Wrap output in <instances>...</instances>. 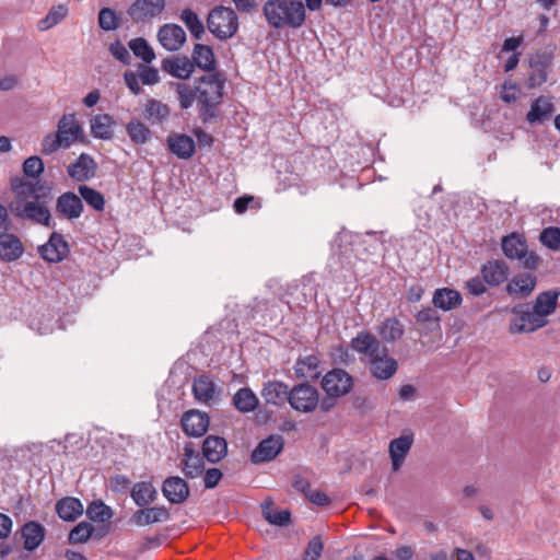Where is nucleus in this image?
<instances>
[{
    "mask_svg": "<svg viewBox=\"0 0 560 560\" xmlns=\"http://www.w3.org/2000/svg\"><path fill=\"white\" fill-rule=\"evenodd\" d=\"M320 5L322 0H267L262 12L273 28H299L306 19L305 8L316 11Z\"/></svg>",
    "mask_w": 560,
    "mask_h": 560,
    "instance_id": "obj_1",
    "label": "nucleus"
},
{
    "mask_svg": "<svg viewBox=\"0 0 560 560\" xmlns=\"http://www.w3.org/2000/svg\"><path fill=\"white\" fill-rule=\"evenodd\" d=\"M83 126L74 113L63 114L57 122L56 132L48 133L42 142V152L51 154L58 149H69L75 142H84Z\"/></svg>",
    "mask_w": 560,
    "mask_h": 560,
    "instance_id": "obj_2",
    "label": "nucleus"
},
{
    "mask_svg": "<svg viewBox=\"0 0 560 560\" xmlns=\"http://www.w3.org/2000/svg\"><path fill=\"white\" fill-rule=\"evenodd\" d=\"M224 78L219 72H211L200 77L195 81L197 85V101L199 102V113L203 120L215 116L214 109L223 98Z\"/></svg>",
    "mask_w": 560,
    "mask_h": 560,
    "instance_id": "obj_3",
    "label": "nucleus"
},
{
    "mask_svg": "<svg viewBox=\"0 0 560 560\" xmlns=\"http://www.w3.org/2000/svg\"><path fill=\"white\" fill-rule=\"evenodd\" d=\"M209 32L220 40L232 38L238 30V18L232 8L218 5L207 18Z\"/></svg>",
    "mask_w": 560,
    "mask_h": 560,
    "instance_id": "obj_4",
    "label": "nucleus"
},
{
    "mask_svg": "<svg viewBox=\"0 0 560 560\" xmlns=\"http://www.w3.org/2000/svg\"><path fill=\"white\" fill-rule=\"evenodd\" d=\"M502 250L508 258L522 261L528 269H536L540 262V257L536 253L527 250L525 237L516 233L503 237Z\"/></svg>",
    "mask_w": 560,
    "mask_h": 560,
    "instance_id": "obj_5",
    "label": "nucleus"
},
{
    "mask_svg": "<svg viewBox=\"0 0 560 560\" xmlns=\"http://www.w3.org/2000/svg\"><path fill=\"white\" fill-rule=\"evenodd\" d=\"M10 211L15 218L23 221H30L47 228L55 225L49 209L40 199L31 200L25 203H16V207L10 209Z\"/></svg>",
    "mask_w": 560,
    "mask_h": 560,
    "instance_id": "obj_6",
    "label": "nucleus"
},
{
    "mask_svg": "<svg viewBox=\"0 0 560 560\" xmlns=\"http://www.w3.org/2000/svg\"><path fill=\"white\" fill-rule=\"evenodd\" d=\"M288 401L299 412H312L319 404L318 390L308 383L295 385L290 389Z\"/></svg>",
    "mask_w": 560,
    "mask_h": 560,
    "instance_id": "obj_7",
    "label": "nucleus"
},
{
    "mask_svg": "<svg viewBox=\"0 0 560 560\" xmlns=\"http://www.w3.org/2000/svg\"><path fill=\"white\" fill-rule=\"evenodd\" d=\"M44 185L40 180L27 177H15L11 180V190L14 199L9 203V209L16 207V203H25L31 200L42 199L46 194H40Z\"/></svg>",
    "mask_w": 560,
    "mask_h": 560,
    "instance_id": "obj_8",
    "label": "nucleus"
},
{
    "mask_svg": "<svg viewBox=\"0 0 560 560\" xmlns=\"http://www.w3.org/2000/svg\"><path fill=\"white\" fill-rule=\"evenodd\" d=\"M515 317L511 319L510 332L522 334L533 332L548 324L547 319H541L538 314L524 305L513 308Z\"/></svg>",
    "mask_w": 560,
    "mask_h": 560,
    "instance_id": "obj_9",
    "label": "nucleus"
},
{
    "mask_svg": "<svg viewBox=\"0 0 560 560\" xmlns=\"http://www.w3.org/2000/svg\"><path fill=\"white\" fill-rule=\"evenodd\" d=\"M353 387L352 376L342 369H334L325 374L322 388L331 396H346Z\"/></svg>",
    "mask_w": 560,
    "mask_h": 560,
    "instance_id": "obj_10",
    "label": "nucleus"
},
{
    "mask_svg": "<svg viewBox=\"0 0 560 560\" xmlns=\"http://www.w3.org/2000/svg\"><path fill=\"white\" fill-rule=\"evenodd\" d=\"M284 441L279 434L264 439L253 451L250 459L254 464L270 462L283 450Z\"/></svg>",
    "mask_w": 560,
    "mask_h": 560,
    "instance_id": "obj_11",
    "label": "nucleus"
},
{
    "mask_svg": "<svg viewBox=\"0 0 560 560\" xmlns=\"http://www.w3.org/2000/svg\"><path fill=\"white\" fill-rule=\"evenodd\" d=\"M351 348L359 354H363L368 362L382 354L386 347L369 331H360L351 340Z\"/></svg>",
    "mask_w": 560,
    "mask_h": 560,
    "instance_id": "obj_12",
    "label": "nucleus"
},
{
    "mask_svg": "<svg viewBox=\"0 0 560 560\" xmlns=\"http://www.w3.org/2000/svg\"><path fill=\"white\" fill-rule=\"evenodd\" d=\"M164 7V0H136L127 13L133 22L139 23L160 15Z\"/></svg>",
    "mask_w": 560,
    "mask_h": 560,
    "instance_id": "obj_13",
    "label": "nucleus"
},
{
    "mask_svg": "<svg viewBox=\"0 0 560 560\" xmlns=\"http://www.w3.org/2000/svg\"><path fill=\"white\" fill-rule=\"evenodd\" d=\"M38 252L43 259L59 262L67 257L69 246L61 234L54 232L47 243L38 247Z\"/></svg>",
    "mask_w": 560,
    "mask_h": 560,
    "instance_id": "obj_14",
    "label": "nucleus"
},
{
    "mask_svg": "<svg viewBox=\"0 0 560 560\" xmlns=\"http://www.w3.org/2000/svg\"><path fill=\"white\" fill-rule=\"evenodd\" d=\"M184 432L194 438L202 436L209 428V416L199 410H188L182 417Z\"/></svg>",
    "mask_w": 560,
    "mask_h": 560,
    "instance_id": "obj_15",
    "label": "nucleus"
},
{
    "mask_svg": "<svg viewBox=\"0 0 560 560\" xmlns=\"http://www.w3.org/2000/svg\"><path fill=\"white\" fill-rule=\"evenodd\" d=\"M83 209L82 199L71 191L61 194L56 202V212L67 220L80 218L83 213Z\"/></svg>",
    "mask_w": 560,
    "mask_h": 560,
    "instance_id": "obj_16",
    "label": "nucleus"
},
{
    "mask_svg": "<svg viewBox=\"0 0 560 560\" xmlns=\"http://www.w3.org/2000/svg\"><path fill=\"white\" fill-rule=\"evenodd\" d=\"M160 44L168 51H176L186 42V33L177 24H165L158 33Z\"/></svg>",
    "mask_w": 560,
    "mask_h": 560,
    "instance_id": "obj_17",
    "label": "nucleus"
},
{
    "mask_svg": "<svg viewBox=\"0 0 560 560\" xmlns=\"http://www.w3.org/2000/svg\"><path fill=\"white\" fill-rule=\"evenodd\" d=\"M162 492L168 502L173 504H180L188 498L189 487L183 478L172 476L164 480L162 485Z\"/></svg>",
    "mask_w": 560,
    "mask_h": 560,
    "instance_id": "obj_18",
    "label": "nucleus"
},
{
    "mask_svg": "<svg viewBox=\"0 0 560 560\" xmlns=\"http://www.w3.org/2000/svg\"><path fill=\"white\" fill-rule=\"evenodd\" d=\"M183 472L187 478H197L201 476L205 469L203 455L196 451L192 443H186L182 459Z\"/></svg>",
    "mask_w": 560,
    "mask_h": 560,
    "instance_id": "obj_19",
    "label": "nucleus"
},
{
    "mask_svg": "<svg viewBox=\"0 0 560 560\" xmlns=\"http://www.w3.org/2000/svg\"><path fill=\"white\" fill-rule=\"evenodd\" d=\"M412 443V434H402L401 436L390 441L388 452L394 471H398L402 466L407 454L411 450Z\"/></svg>",
    "mask_w": 560,
    "mask_h": 560,
    "instance_id": "obj_20",
    "label": "nucleus"
},
{
    "mask_svg": "<svg viewBox=\"0 0 560 560\" xmlns=\"http://www.w3.org/2000/svg\"><path fill=\"white\" fill-rule=\"evenodd\" d=\"M97 165L92 156L82 153L68 166L69 176L77 182H85L95 176Z\"/></svg>",
    "mask_w": 560,
    "mask_h": 560,
    "instance_id": "obj_21",
    "label": "nucleus"
},
{
    "mask_svg": "<svg viewBox=\"0 0 560 560\" xmlns=\"http://www.w3.org/2000/svg\"><path fill=\"white\" fill-rule=\"evenodd\" d=\"M370 371L377 380H389L398 369L397 361L388 355L387 348L369 362Z\"/></svg>",
    "mask_w": 560,
    "mask_h": 560,
    "instance_id": "obj_22",
    "label": "nucleus"
},
{
    "mask_svg": "<svg viewBox=\"0 0 560 560\" xmlns=\"http://www.w3.org/2000/svg\"><path fill=\"white\" fill-rule=\"evenodd\" d=\"M483 281L490 287H498L506 281L509 267L503 260H488L481 267Z\"/></svg>",
    "mask_w": 560,
    "mask_h": 560,
    "instance_id": "obj_23",
    "label": "nucleus"
},
{
    "mask_svg": "<svg viewBox=\"0 0 560 560\" xmlns=\"http://www.w3.org/2000/svg\"><path fill=\"white\" fill-rule=\"evenodd\" d=\"M168 518L170 512L165 506H152L136 511L130 522L137 526H148L155 523H164Z\"/></svg>",
    "mask_w": 560,
    "mask_h": 560,
    "instance_id": "obj_24",
    "label": "nucleus"
},
{
    "mask_svg": "<svg viewBox=\"0 0 560 560\" xmlns=\"http://www.w3.org/2000/svg\"><path fill=\"white\" fill-rule=\"evenodd\" d=\"M166 143L167 149L178 159L188 160L196 151L194 139L184 133L170 135Z\"/></svg>",
    "mask_w": 560,
    "mask_h": 560,
    "instance_id": "obj_25",
    "label": "nucleus"
},
{
    "mask_svg": "<svg viewBox=\"0 0 560 560\" xmlns=\"http://www.w3.org/2000/svg\"><path fill=\"white\" fill-rule=\"evenodd\" d=\"M162 69L175 78L186 80L194 73L195 63L185 56H175L163 60Z\"/></svg>",
    "mask_w": 560,
    "mask_h": 560,
    "instance_id": "obj_26",
    "label": "nucleus"
},
{
    "mask_svg": "<svg viewBox=\"0 0 560 560\" xmlns=\"http://www.w3.org/2000/svg\"><path fill=\"white\" fill-rule=\"evenodd\" d=\"M555 113V105L549 96L541 95L533 101L526 115L529 124H541L548 120Z\"/></svg>",
    "mask_w": 560,
    "mask_h": 560,
    "instance_id": "obj_27",
    "label": "nucleus"
},
{
    "mask_svg": "<svg viewBox=\"0 0 560 560\" xmlns=\"http://www.w3.org/2000/svg\"><path fill=\"white\" fill-rule=\"evenodd\" d=\"M24 253V247L20 238L9 233H0V258L5 261L19 259Z\"/></svg>",
    "mask_w": 560,
    "mask_h": 560,
    "instance_id": "obj_28",
    "label": "nucleus"
},
{
    "mask_svg": "<svg viewBox=\"0 0 560 560\" xmlns=\"http://www.w3.org/2000/svg\"><path fill=\"white\" fill-rule=\"evenodd\" d=\"M290 389L287 384L280 381H268L261 389V397L266 404L280 406L289 399Z\"/></svg>",
    "mask_w": 560,
    "mask_h": 560,
    "instance_id": "obj_29",
    "label": "nucleus"
},
{
    "mask_svg": "<svg viewBox=\"0 0 560 560\" xmlns=\"http://www.w3.org/2000/svg\"><path fill=\"white\" fill-rule=\"evenodd\" d=\"M463 298L457 290L451 288L436 289L432 296L434 307L448 312L460 306Z\"/></svg>",
    "mask_w": 560,
    "mask_h": 560,
    "instance_id": "obj_30",
    "label": "nucleus"
},
{
    "mask_svg": "<svg viewBox=\"0 0 560 560\" xmlns=\"http://www.w3.org/2000/svg\"><path fill=\"white\" fill-rule=\"evenodd\" d=\"M192 393L198 401L210 404L219 397L221 390L208 376L202 375L195 378L192 383Z\"/></svg>",
    "mask_w": 560,
    "mask_h": 560,
    "instance_id": "obj_31",
    "label": "nucleus"
},
{
    "mask_svg": "<svg viewBox=\"0 0 560 560\" xmlns=\"http://www.w3.org/2000/svg\"><path fill=\"white\" fill-rule=\"evenodd\" d=\"M415 318L418 325V331L421 335L441 331V317L435 308L429 306L423 307L416 314Z\"/></svg>",
    "mask_w": 560,
    "mask_h": 560,
    "instance_id": "obj_32",
    "label": "nucleus"
},
{
    "mask_svg": "<svg viewBox=\"0 0 560 560\" xmlns=\"http://www.w3.org/2000/svg\"><path fill=\"white\" fill-rule=\"evenodd\" d=\"M228 453L226 441L217 435H208L202 443V455L210 463L220 462Z\"/></svg>",
    "mask_w": 560,
    "mask_h": 560,
    "instance_id": "obj_33",
    "label": "nucleus"
},
{
    "mask_svg": "<svg viewBox=\"0 0 560 560\" xmlns=\"http://www.w3.org/2000/svg\"><path fill=\"white\" fill-rule=\"evenodd\" d=\"M114 118L108 114H97L90 119L91 135L96 139L109 140L113 138Z\"/></svg>",
    "mask_w": 560,
    "mask_h": 560,
    "instance_id": "obj_34",
    "label": "nucleus"
},
{
    "mask_svg": "<svg viewBox=\"0 0 560 560\" xmlns=\"http://www.w3.org/2000/svg\"><path fill=\"white\" fill-rule=\"evenodd\" d=\"M536 277L533 275H517L506 285V291L511 295L527 298L536 287Z\"/></svg>",
    "mask_w": 560,
    "mask_h": 560,
    "instance_id": "obj_35",
    "label": "nucleus"
},
{
    "mask_svg": "<svg viewBox=\"0 0 560 560\" xmlns=\"http://www.w3.org/2000/svg\"><path fill=\"white\" fill-rule=\"evenodd\" d=\"M559 294L557 290H549L540 293L536 298L533 308L541 319H547V316L556 311Z\"/></svg>",
    "mask_w": 560,
    "mask_h": 560,
    "instance_id": "obj_36",
    "label": "nucleus"
},
{
    "mask_svg": "<svg viewBox=\"0 0 560 560\" xmlns=\"http://www.w3.org/2000/svg\"><path fill=\"white\" fill-rule=\"evenodd\" d=\"M195 67L209 73L214 72L215 57L210 46L196 44L192 50V60Z\"/></svg>",
    "mask_w": 560,
    "mask_h": 560,
    "instance_id": "obj_37",
    "label": "nucleus"
},
{
    "mask_svg": "<svg viewBox=\"0 0 560 560\" xmlns=\"http://www.w3.org/2000/svg\"><path fill=\"white\" fill-rule=\"evenodd\" d=\"M24 548L33 551L40 546L45 537L44 527L36 522H28L22 527Z\"/></svg>",
    "mask_w": 560,
    "mask_h": 560,
    "instance_id": "obj_38",
    "label": "nucleus"
},
{
    "mask_svg": "<svg viewBox=\"0 0 560 560\" xmlns=\"http://www.w3.org/2000/svg\"><path fill=\"white\" fill-rule=\"evenodd\" d=\"M56 511L60 518L70 522L83 513V504L79 499L68 497L57 502Z\"/></svg>",
    "mask_w": 560,
    "mask_h": 560,
    "instance_id": "obj_39",
    "label": "nucleus"
},
{
    "mask_svg": "<svg viewBox=\"0 0 560 560\" xmlns=\"http://www.w3.org/2000/svg\"><path fill=\"white\" fill-rule=\"evenodd\" d=\"M258 404L256 394L248 387L240 388L233 396V405L242 413L254 411Z\"/></svg>",
    "mask_w": 560,
    "mask_h": 560,
    "instance_id": "obj_40",
    "label": "nucleus"
},
{
    "mask_svg": "<svg viewBox=\"0 0 560 560\" xmlns=\"http://www.w3.org/2000/svg\"><path fill=\"white\" fill-rule=\"evenodd\" d=\"M404 331V325L396 317L386 318L377 328L378 335L386 342L399 340L402 337Z\"/></svg>",
    "mask_w": 560,
    "mask_h": 560,
    "instance_id": "obj_41",
    "label": "nucleus"
},
{
    "mask_svg": "<svg viewBox=\"0 0 560 560\" xmlns=\"http://www.w3.org/2000/svg\"><path fill=\"white\" fill-rule=\"evenodd\" d=\"M156 489L150 482H137L131 490V498L138 506H147L156 499Z\"/></svg>",
    "mask_w": 560,
    "mask_h": 560,
    "instance_id": "obj_42",
    "label": "nucleus"
},
{
    "mask_svg": "<svg viewBox=\"0 0 560 560\" xmlns=\"http://www.w3.org/2000/svg\"><path fill=\"white\" fill-rule=\"evenodd\" d=\"M170 115V108L161 101L148 100L144 106V118L151 122L161 124Z\"/></svg>",
    "mask_w": 560,
    "mask_h": 560,
    "instance_id": "obj_43",
    "label": "nucleus"
},
{
    "mask_svg": "<svg viewBox=\"0 0 560 560\" xmlns=\"http://www.w3.org/2000/svg\"><path fill=\"white\" fill-rule=\"evenodd\" d=\"M78 191L80 194L79 197L95 211L102 212L104 210L105 198L98 190L86 185H80Z\"/></svg>",
    "mask_w": 560,
    "mask_h": 560,
    "instance_id": "obj_44",
    "label": "nucleus"
},
{
    "mask_svg": "<svg viewBox=\"0 0 560 560\" xmlns=\"http://www.w3.org/2000/svg\"><path fill=\"white\" fill-rule=\"evenodd\" d=\"M180 20L185 23L192 37L201 39L205 34V25L199 16L190 9H185L180 13Z\"/></svg>",
    "mask_w": 560,
    "mask_h": 560,
    "instance_id": "obj_45",
    "label": "nucleus"
},
{
    "mask_svg": "<svg viewBox=\"0 0 560 560\" xmlns=\"http://www.w3.org/2000/svg\"><path fill=\"white\" fill-rule=\"evenodd\" d=\"M179 106L182 109H188L197 101V85L190 86L187 83L177 82L174 84Z\"/></svg>",
    "mask_w": 560,
    "mask_h": 560,
    "instance_id": "obj_46",
    "label": "nucleus"
},
{
    "mask_svg": "<svg viewBox=\"0 0 560 560\" xmlns=\"http://www.w3.org/2000/svg\"><path fill=\"white\" fill-rule=\"evenodd\" d=\"M68 14V8L65 4L52 7L47 15L38 22L40 31H48L59 24Z\"/></svg>",
    "mask_w": 560,
    "mask_h": 560,
    "instance_id": "obj_47",
    "label": "nucleus"
},
{
    "mask_svg": "<svg viewBox=\"0 0 560 560\" xmlns=\"http://www.w3.org/2000/svg\"><path fill=\"white\" fill-rule=\"evenodd\" d=\"M264 517L272 525L285 526L291 521V514L289 510H277L272 506V503H267L262 508Z\"/></svg>",
    "mask_w": 560,
    "mask_h": 560,
    "instance_id": "obj_48",
    "label": "nucleus"
},
{
    "mask_svg": "<svg viewBox=\"0 0 560 560\" xmlns=\"http://www.w3.org/2000/svg\"><path fill=\"white\" fill-rule=\"evenodd\" d=\"M129 48L137 58L142 59L145 63H150L155 58L153 49L142 37L131 39L129 42Z\"/></svg>",
    "mask_w": 560,
    "mask_h": 560,
    "instance_id": "obj_49",
    "label": "nucleus"
},
{
    "mask_svg": "<svg viewBox=\"0 0 560 560\" xmlns=\"http://www.w3.org/2000/svg\"><path fill=\"white\" fill-rule=\"evenodd\" d=\"M539 242L552 252H560V228L548 226L541 230Z\"/></svg>",
    "mask_w": 560,
    "mask_h": 560,
    "instance_id": "obj_50",
    "label": "nucleus"
},
{
    "mask_svg": "<svg viewBox=\"0 0 560 560\" xmlns=\"http://www.w3.org/2000/svg\"><path fill=\"white\" fill-rule=\"evenodd\" d=\"M127 133L131 141L138 144L145 143L150 138V130L139 120H131L126 127Z\"/></svg>",
    "mask_w": 560,
    "mask_h": 560,
    "instance_id": "obj_51",
    "label": "nucleus"
},
{
    "mask_svg": "<svg viewBox=\"0 0 560 560\" xmlns=\"http://www.w3.org/2000/svg\"><path fill=\"white\" fill-rule=\"evenodd\" d=\"M94 532V527L88 522H80L69 533L70 544H84L86 542Z\"/></svg>",
    "mask_w": 560,
    "mask_h": 560,
    "instance_id": "obj_52",
    "label": "nucleus"
},
{
    "mask_svg": "<svg viewBox=\"0 0 560 560\" xmlns=\"http://www.w3.org/2000/svg\"><path fill=\"white\" fill-rule=\"evenodd\" d=\"M44 170V162L37 155L27 158L23 163L24 177L27 178L39 180V176L43 174Z\"/></svg>",
    "mask_w": 560,
    "mask_h": 560,
    "instance_id": "obj_53",
    "label": "nucleus"
},
{
    "mask_svg": "<svg viewBox=\"0 0 560 560\" xmlns=\"http://www.w3.org/2000/svg\"><path fill=\"white\" fill-rule=\"evenodd\" d=\"M86 515L92 521L104 522L109 520L113 513L102 501H93L86 509Z\"/></svg>",
    "mask_w": 560,
    "mask_h": 560,
    "instance_id": "obj_54",
    "label": "nucleus"
},
{
    "mask_svg": "<svg viewBox=\"0 0 560 560\" xmlns=\"http://www.w3.org/2000/svg\"><path fill=\"white\" fill-rule=\"evenodd\" d=\"M532 71L527 79L528 88H536L544 84L548 79V65L547 63H532Z\"/></svg>",
    "mask_w": 560,
    "mask_h": 560,
    "instance_id": "obj_55",
    "label": "nucleus"
},
{
    "mask_svg": "<svg viewBox=\"0 0 560 560\" xmlns=\"http://www.w3.org/2000/svg\"><path fill=\"white\" fill-rule=\"evenodd\" d=\"M319 365V359L315 354H308L300 358L295 364V372L301 376H308Z\"/></svg>",
    "mask_w": 560,
    "mask_h": 560,
    "instance_id": "obj_56",
    "label": "nucleus"
},
{
    "mask_svg": "<svg viewBox=\"0 0 560 560\" xmlns=\"http://www.w3.org/2000/svg\"><path fill=\"white\" fill-rule=\"evenodd\" d=\"M98 24L104 31H114L118 27L116 13L109 9L104 8L98 13Z\"/></svg>",
    "mask_w": 560,
    "mask_h": 560,
    "instance_id": "obj_57",
    "label": "nucleus"
},
{
    "mask_svg": "<svg viewBox=\"0 0 560 560\" xmlns=\"http://www.w3.org/2000/svg\"><path fill=\"white\" fill-rule=\"evenodd\" d=\"M324 549V545L319 536L314 537L310 542L304 552L303 560H317L322 551Z\"/></svg>",
    "mask_w": 560,
    "mask_h": 560,
    "instance_id": "obj_58",
    "label": "nucleus"
},
{
    "mask_svg": "<svg viewBox=\"0 0 560 560\" xmlns=\"http://www.w3.org/2000/svg\"><path fill=\"white\" fill-rule=\"evenodd\" d=\"M139 78L143 84L153 85L160 80L159 71L155 68L141 66L138 70Z\"/></svg>",
    "mask_w": 560,
    "mask_h": 560,
    "instance_id": "obj_59",
    "label": "nucleus"
},
{
    "mask_svg": "<svg viewBox=\"0 0 560 560\" xmlns=\"http://www.w3.org/2000/svg\"><path fill=\"white\" fill-rule=\"evenodd\" d=\"M483 278L472 277L465 282V289L474 296H480L486 293L487 287Z\"/></svg>",
    "mask_w": 560,
    "mask_h": 560,
    "instance_id": "obj_60",
    "label": "nucleus"
},
{
    "mask_svg": "<svg viewBox=\"0 0 560 560\" xmlns=\"http://www.w3.org/2000/svg\"><path fill=\"white\" fill-rule=\"evenodd\" d=\"M109 51L117 60L121 61L122 63H129L130 54L125 45L119 40L110 44Z\"/></svg>",
    "mask_w": 560,
    "mask_h": 560,
    "instance_id": "obj_61",
    "label": "nucleus"
},
{
    "mask_svg": "<svg viewBox=\"0 0 560 560\" xmlns=\"http://www.w3.org/2000/svg\"><path fill=\"white\" fill-rule=\"evenodd\" d=\"M221 478H222V472L220 469H218V468L208 469L206 471L205 478H203L205 487L207 489H212V488L217 487V485L219 483Z\"/></svg>",
    "mask_w": 560,
    "mask_h": 560,
    "instance_id": "obj_62",
    "label": "nucleus"
},
{
    "mask_svg": "<svg viewBox=\"0 0 560 560\" xmlns=\"http://www.w3.org/2000/svg\"><path fill=\"white\" fill-rule=\"evenodd\" d=\"M124 80H125V83L126 85L129 88V90L138 95L141 93V86L139 84V81L140 78H139V74L135 73V72H126L124 74Z\"/></svg>",
    "mask_w": 560,
    "mask_h": 560,
    "instance_id": "obj_63",
    "label": "nucleus"
},
{
    "mask_svg": "<svg viewBox=\"0 0 560 560\" xmlns=\"http://www.w3.org/2000/svg\"><path fill=\"white\" fill-rule=\"evenodd\" d=\"M518 95H520V91H518V89L516 88L515 84H508V83H505L503 85V90H502V93H501V98L505 103L515 102L518 98Z\"/></svg>",
    "mask_w": 560,
    "mask_h": 560,
    "instance_id": "obj_64",
    "label": "nucleus"
}]
</instances>
